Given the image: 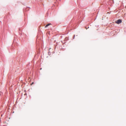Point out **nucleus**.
Wrapping results in <instances>:
<instances>
[{
	"label": "nucleus",
	"mask_w": 126,
	"mask_h": 126,
	"mask_svg": "<svg viewBox=\"0 0 126 126\" xmlns=\"http://www.w3.org/2000/svg\"><path fill=\"white\" fill-rule=\"evenodd\" d=\"M122 22V20L121 19H119L117 20L115 22L117 24H119Z\"/></svg>",
	"instance_id": "nucleus-1"
},
{
	"label": "nucleus",
	"mask_w": 126,
	"mask_h": 126,
	"mask_svg": "<svg viewBox=\"0 0 126 126\" xmlns=\"http://www.w3.org/2000/svg\"><path fill=\"white\" fill-rule=\"evenodd\" d=\"M51 25V23H49L48 24H47V25L46 26H45V28H46L47 27V26H49V25Z\"/></svg>",
	"instance_id": "nucleus-2"
},
{
	"label": "nucleus",
	"mask_w": 126,
	"mask_h": 126,
	"mask_svg": "<svg viewBox=\"0 0 126 126\" xmlns=\"http://www.w3.org/2000/svg\"><path fill=\"white\" fill-rule=\"evenodd\" d=\"M34 83L33 82H32V83L31 84V85H32V84H33Z\"/></svg>",
	"instance_id": "nucleus-3"
}]
</instances>
